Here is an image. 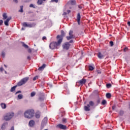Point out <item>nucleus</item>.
Segmentation results:
<instances>
[{
  "mask_svg": "<svg viewBox=\"0 0 130 130\" xmlns=\"http://www.w3.org/2000/svg\"><path fill=\"white\" fill-rule=\"evenodd\" d=\"M61 39L57 40V42H53L49 45V47L51 49H55L58 48L61 44Z\"/></svg>",
  "mask_w": 130,
  "mask_h": 130,
  "instance_id": "f257e3e1",
  "label": "nucleus"
},
{
  "mask_svg": "<svg viewBox=\"0 0 130 130\" xmlns=\"http://www.w3.org/2000/svg\"><path fill=\"white\" fill-rule=\"evenodd\" d=\"M35 113V112L33 109L27 110L24 112V116L26 118L30 119L34 116Z\"/></svg>",
  "mask_w": 130,
  "mask_h": 130,
  "instance_id": "f03ea898",
  "label": "nucleus"
},
{
  "mask_svg": "<svg viewBox=\"0 0 130 130\" xmlns=\"http://www.w3.org/2000/svg\"><path fill=\"white\" fill-rule=\"evenodd\" d=\"M14 115L15 113H14L13 112L7 113L4 116V120H6V121H9V120H11V119L13 118V117H14Z\"/></svg>",
  "mask_w": 130,
  "mask_h": 130,
  "instance_id": "7ed1b4c3",
  "label": "nucleus"
},
{
  "mask_svg": "<svg viewBox=\"0 0 130 130\" xmlns=\"http://www.w3.org/2000/svg\"><path fill=\"white\" fill-rule=\"evenodd\" d=\"M28 81H29V78L28 77H25L17 83V85L19 87L22 86V85L26 84V82H28Z\"/></svg>",
  "mask_w": 130,
  "mask_h": 130,
  "instance_id": "20e7f679",
  "label": "nucleus"
},
{
  "mask_svg": "<svg viewBox=\"0 0 130 130\" xmlns=\"http://www.w3.org/2000/svg\"><path fill=\"white\" fill-rule=\"evenodd\" d=\"M22 25L23 27H28V28H34L35 26H36V23L32 22V23H27V22H23L22 23Z\"/></svg>",
  "mask_w": 130,
  "mask_h": 130,
  "instance_id": "39448f33",
  "label": "nucleus"
},
{
  "mask_svg": "<svg viewBox=\"0 0 130 130\" xmlns=\"http://www.w3.org/2000/svg\"><path fill=\"white\" fill-rule=\"evenodd\" d=\"M64 31L63 30H61V35H58L57 36V40H59V39H61V42H62V40L63 39V37H64Z\"/></svg>",
  "mask_w": 130,
  "mask_h": 130,
  "instance_id": "423d86ee",
  "label": "nucleus"
},
{
  "mask_svg": "<svg viewBox=\"0 0 130 130\" xmlns=\"http://www.w3.org/2000/svg\"><path fill=\"white\" fill-rule=\"evenodd\" d=\"M70 46H71V44L69 42L64 43L62 45L63 49H65V50H68L70 48Z\"/></svg>",
  "mask_w": 130,
  "mask_h": 130,
  "instance_id": "0eeeda50",
  "label": "nucleus"
},
{
  "mask_svg": "<svg viewBox=\"0 0 130 130\" xmlns=\"http://www.w3.org/2000/svg\"><path fill=\"white\" fill-rule=\"evenodd\" d=\"M67 40H70L75 38V36L73 35V30H70L69 32V36L66 37Z\"/></svg>",
  "mask_w": 130,
  "mask_h": 130,
  "instance_id": "6e6552de",
  "label": "nucleus"
},
{
  "mask_svg": "<svg viewBox=\"0 0 130 130\" xmlns=\"http://www.w3.org/2000/svg\"><path fill=\"white\" fill-rule=\"evenodd\" d=\"M56 127H58V128H60L61 129H67V126L62 124L57 125Z\"/></svg>",
  "mask_w": 130,
  "mask_h": 130,
  "instance_id": "1a4fd4ad",
  "label": "nucleus"
},
{
  "mask_svg": "<svg viewBox=\"0 0 130 130\" xmlns=\"http://www.w3.org/2000/svg\"><path fill=\"white\" fill-rule=\"evenodd\" d=\"M10 20H12V17H8L5 21L4 24L6 26H9V22H10Z\"/></svg>",
  "mask_w": 130,
  "mask_h": 130,
  "instance_id": "9d476101",
  "label": "nucleus"
},
{
  "mask_svg": "<svg viewBox=\"0 0 130 130\" xmlns=\"http://www.w3.org/2000/svg\"><path fill=\"white\" fill-rule=\"evenodd\" d=\"M28 125L30 127H33L35 125V121L33 120H30L28 123Z\"/></svg>",
  "mask_w": 130,
  "mask_h": 130,
  "instance_id": "9b49d317",
  "label": "nucleus"
},
{
  "mask_svg": "<svg viewBox=\"0 0 130 130\" xmlns=\"http://www.w3.org/2000/svg\"><path fill=\"white\" fill-rule=\"evenodd\" d=\"M77 22L78 25H80L81 24V14L80 13H78L77 16Z\"/></svg>",
  "mask_w": 130,
  "mask_h": 130,
  "instance_id": "f8f14e48",
  "label": "nucleus"
},
{
  "mask_svg": "<svg viewBox=\"0 0 130 130\" xmlns=\"http://www.w3.org/2000/svg\"><path fill=\"white\" fill-rule=\"evenodd\" d=\"M98 94H99V91L96 90L92 92L91 95L93 96V97H98Z\"/></svg>",
  "mask_w": 130,
  "mask_h": 130,
  "instance_id": "ddd939ff",
  "label": "nucleus"
},
{
  "mask_svg": "<svg viewBox=\"0 0 130 130\" xmlns=\"http://www.w3.org/2000/svg\"><path fill=\"white\" fill-rule=\"evenodd\" d=\"M87 82V80H86V79H82L81 80H80L78 83H79V84L80 85H84V84H85L86 82Z\"/></svg>",
  "mask_w": 130,
  "mask_h": 130,
  "instance_id": "4468645a",
  "label": "nucleus"
},
{
  "mask_svg": "<svg viewBox=\"0 0 130 130\" xmlns=\"http://www.w3.org/2000/svg\"><path fill=\"white\" fill-rule=\"evenodd\" d=\"M68 5H71L72 6H74L76 5V1L72 0L68 2Z\"/></svg>",
  "mask_w": 130,
  "mask_h": 130,
  "instance_id": "2eb2a0df",
  "label": "nucleus"
},
{
  "mask_svg": "<svg viewBox=\"0 0 130 130\" xmlns=\"http://www.w3.org/2000/svg\"><path fill=\"white\" fill-rule=\"evenodd\" d=\"M98 57L100 58V59H102L103 58H104V55L101 53V52H99L98 54Z\"/></svg>",
  "mask_w": 130,
  "mask_h": 130,
  "instance_id": "dca6fc26",
  "label": "nucleus"
},
{
  "mask_svg": "<svg viewBox=\"0 0 130 130\" xmlns=\"http://www.w3.org/2000/svg\"><path fill=\"white\" fill-rule=\"evenodd\" d=\"M41 115V113L40 111H38L36 113V118H40Z\"/></svg>",
  "mask_w": 130,
  "mask_h": 130,
  "instance_id": "f3484780",
  "label": "nucleus"
},
{
  "mask_svg": "<svg viewBox=\"0 0 130 130\" xmlns=\"http://www.w3.org/2000/svg\"><path fill=\"white\" fill-rule=\"evenodd\" d=\"M84 110L85 111H90V105H87V106H84Z\"/></svg>",
  "mask_w": 130,
  "mask_h": 130,
  "instance_id": "a211bd4d",
  "label": "nucleus"
},
{
  "mask_svg": "<svg viewBox=\"0 0 130 130\" xmlns=\"http://www.w3.org/2000/svg\"><path fill=\"white\" fill-rule=\"evenodd\" d=\"M8 125V123L7 122H5V123H4L2 126V129L3 130H4L6 129V126Z\"/></svg>",
  "mask_w": 130,
  "mask_h": 130,
  "instance_id": "6ab92c4d",
  "label": "nucleus"
},
{
  "mask_svg": "<svg viewBox=\"0 0 130 130\" xmlns=\"http://www.w3.org/2000/svg\"><path fill=\"white\" fill-rule=\"evenodd\" d=\"M45 67H46V65L45 64H43L42 66L40 67L38 69L39 71H43Z\"/></svg>",
  "mask_w": 130,
  "mask_h": 130,
  "instance_id": "aec40b11",
  "label": "nucleus"
},
{
  "mask_svg": "<svg viewBox=\"0 0 130 130\" xmlns=\"http://www.w3.org/2000/svg\"><path fill=\"white\" fill-rule=\"evenodd\" d=\"M1 106L2 108H3V109H6V108H7V105H6V104L5 103H1Z\"/></svg>",
  "mask_w": 130,
  "mask_h": 130,
  "instance_id": "412c9836",
  "label": "nucleus"
},
{
  "mask_svg": "<svg viewBox=\"0 0 130 130\" xmlns=\"http://www.w3.org/2000/svg\"><path fill=\"white\" fill-rule=\"evenodd\" d=\"M3 20H6L8 19V15H7L6 13H3Z\"/></svg>",
  "mask_w": 130,
  "mask_h": 130,
  "instance_id": "4be33fe9",
  "label": "nucleus"
},
{
  "mask_svg": "<svg viewBox=\"0 0 130 130\" xmlns=\"http://www.w3.org/2000/svg\"><path fill=\"white\" fill-rule=\"evenodd\" d=\"M47 117H45L42 121V123H44V124H45V123H47Z\"/></svg>",
  "mask_w": 130,
  "mask_h": 130,
  "instance_id": "5701e85b",
  "label": "nucleus"
},
{
  "mask_svg": "<svg viewBox=\"0 0 130 130\" xmlns=\"http://www.w3.org/2000/svg\"><path fill=\"white\" fill-rule=\"evenodd\" d=\"M16 88H17V85L12 87L11 88V89H10V92H14V91H15V90H16Z\"/></svg>",
  "mask_w": 130,
  "mask_h": 130,
  "instance_id": "b1692460",
  "label": "nucleus"
},
{
  "mask_svg": "<svg viewBox=\"0 0 130 130\" xmlns=\"http://www.w3.org/2000/svg\"><path fill=\"white\" fill-rule=\"evenodd\" d=\"M106 98H111V97H112L111 95V93H107L106 94Z\"/></svg>",
  "mask_w": 130,
  "mask_h": 130,
  "instance_id": "393cba45",
  "label": "nucleus"
},
{
  "mask_svg": "<svg viewBox=\"0 0 130 130\" xmlns=\"http://www.w3.org/2000/svg\"><path fill=\"white\" fill-rule=\"evenodd\" d=\"M36 95V92L35 91H32L30 93V97L32 98L34 97Z\"/></svg>",
  "mask_w": 130,
  "mask_h": 130,
  "instance_id": "a878e982",
  "label": "nucleus"
},
{
  "mask_svg": "<svg viewBox=\"0 0 130 130\" xmlns=\"http://www.w3.org/2000/svg\"><path fill=\"white\" fill-rule=\"evenodd\" d=\"M22 46H23V47H24V48H26V49L29 48V46L26 44L24 43V42L22 43Z\"/></svg>",
  "mask_w": 130,
  "mask_h": 130,
  "instance_id": "bb28decb",
  "label": "nucleus"
},
{
  "mask_svg": "<svg viewBox=\"0 0 130 130\" xmlns=\"http://www.w3.org/2000/svg\"><path fill=\"white\" fill-rule=\"evenodd\" d=\"M107 103V102L105 100H103L102 101V102L101 103L102 105H106V104Z\"/></svg>",
  "mask_w": 130,
  "mask_h": 130,
  "instance_id": "cd10ccee",
  "label": "nucleus"
},
{
  "mask_svg": "<svg viewBox=\"0 0 130 130\" xmlns=\"http://www.w3.org/2000/svg\"><path fill=\"white\" fill-rule=\"evenodd\" d=\"M23 6H20V10L18 11L19 13H23V12H24V11L23 10Z\"/></svg>",
  "mask_w": 130,
  "mask_h": 130,
  "instance_id": "c85d7f7f",
  "label": "nucleus"
},
{
  "mask_svg": "<svg viewBox=\"0 0 130 130\" xmlns=\"http://www.w3.org/2000/svg\"><path fill=\"white\" fill-rule=\"evenodd\" d=\"M37 3L38 5H42V3H43V0H38Z\"/></svg>",
  "mask_w": 130,
  "mask_h": 130,
  "instance_id": "c756f323",
  "label": "nucleus"
},
{
  "mask_svg": "<svg viewBox=\"0 0 130 130\" xmlns=\"http://www.w3.org/2000/svg\"><path fill=\"white\" fill-rule=\"evenodd\" d=\"M88 68L89 71H93V70H94V67H93V66H89Z\"/></svg>",
  "mask_w": 130,
  "mask_h": 130,
  "instance_id": "7c9ffc66",
  "label": "nucleus"
},
{
  "mask_svg": "<svg viewBox=\"0 0 130 130\" xmlns=\"http://www.w3.org/2000/svg\"><path fill=\"white\" fill-rule=\"evenodd\" d=\"M94 105V102L93 101H90L89 102V106H93Z\"/></svg>",
  "mask_w": 130,
  "mask_h": 130,
  "instance_id": "2f4dec72",
  "label": "nucleus"
},
{
  "mask_svg": "<svg viewBox=\"0 0 130 130\" xmlns=\"http://www.w3.org/2000/svg\"><path fill=\"white\" fill-rule=\"evenodd\" d=\"M62 122L63 123H67V119L66 118H63L62 120Z\"/></svg>",
  "mask_w": 130,
  "mask_h": 130,
  "instance_id": "473e14b6",
  "label": "nucleus"
},
{
  "mask_svg": "<svg viewBox=\"0 0 130 130\" xmlns=\"http://www.w3.org/2000/svg\"><path fill=\"white\" fill-rule=\"evenodd\" d=\"M32 50H34V49H30V48H29L28 49V52H29V53H31V52H32Z\"/></svg>",
  "mask_w": 130,
  "mask_h": 130,
  "instance_id": "72a5a7b5",
  "label": "nucleus"
},
{
  "mask_svg": "<svg viewBox=\"0 0 130 130\" xmlns=\"http://www.w3.org/2000/svg\"><path fill=\"white\" fill-rule=\"evenodd\" d=\"M124 112L122 110L120 111L119 114L121 116L123 115Z\"/></svg>",
  "mask_w": 130,
  "mask_h": 130,
  "instance_id": "f704fd0d",
  "label": "nucleus"
},
{
  "mask_svg": "<svg viewBox=\"0 0 130 130\" xmlns=\"http://www.w3.org/2000/svg\"><path fill=\"white\" fill-rule=\"evenodd\" d=\"M106 86H107V88H110L111 87V84L110 83L107 84Z\"/></svg>",
  "mask_w": 130,
  "mask_h": 130,
  "instance_id": "c9c22d12",
  "label": "nucleus"
},
{
  "mask_svg": "<svg viewBox=\"0 0 130 130\" xmlns=\"http://www.w3.org/2000/svg\"><path fill=\"white\" fill-rule=\"evenodd\" d=\"M29 8H33L34 9H35V6H34V5L33 4H30L29 5Z\"/></svg>",
  "mask_w": 130,
  "mask_h": 130,
  "instance_id": "e433bc0d",
  "label": "nucleus"
},
{
  "mask_svg": "<svg viewBox=\"0 0 130 130\" xmlns=\"http://www.w3.org/2000/svg\"><path fill=\"white\" fill-rule=\"evenodd\" d=\"M52 3H58V0H51Z\"/></svg>",
  "mask_w": 130,
  "mask_h": 130,
  "instance_id": "4c0bfd02",
  "label": "nucleus"
},
{
  "mask_svg": "<svg viewBox=\"0 0 130 130\" xmlns=\"http://www.w3.org/2000/svg\"><path fill=\"white\" fill-rule=\"evenodd\" d=\"M110 46L112 47L113 46V42L112 41L110 42Z\"/></svg>",
  "mask_w": 130,
  "mask_h": 130,
  "instance_id": "58836bf2",
  "label": "nucleus"
},
{
  "mask_svg": "<svg viewBox=\"0 0 130 130\" xmlns=\"http://www.w3.org/2000/svg\"><path fill=\"white\" fill-rule=\"evenodd\" d=\"M6 55V53H5V52H2V56L3 57H5V56Z\"/></svg>",
  "mask_w": 130,
  "mask_h": 130,
  "instance_id": "ea45409f",
  "label": "nucleus"
},
{
  "mask_svg": "<svg viewBox=\"0 0 130 130\" xmlns=\"http://www.w3.org/2000/svg\"><path fill=\"white\" fill-rule=\"evenodd\" d=\"M38 79V76H36L33 78V81H36Z\"/></svg>",
  "mask_w": 130,
  "mask_h": 130,
  "instance_id": "a19ab883",
  "label": "nucleus"
},
{
  "mask_svg": "<svg viewBox=\"0 0 130 130\" xmlns=\"http://www.w3.org/2000/svg\"><path fill=\"white\" fill-rule=\"evenodd\" d=\"M18 98H23V95L22 94H19L18 95Z\"/></svg>",
  "mask_w": 130,
  "mask_h": 130,
  "instance_id": "79ce46f5",
  "label": "nucleus"
},
{
  "mask_svg": "<svg viewBox=\"0 0 130 130\" xmlns=\"http://www.w3.org/2000/svg\"><path fill=\"white\" fill-rule=\"evenodd\" d=\"M3 23H4V21H3V20H0V26H2Z\"/></svg>",
  "mask_w": 130,
  "mask_h": 130,
  "instance_id": "37998d69",
  "label": "nucleus"
},
{
  "mask_svg": "<svg viewBox=\"0 0 130 130\" xmlns=\"http://www.w3.org/2000/svg\"><path fill=\"white\" fill-rule=\"evenodd\" d=\"M42 97H46V94H45L44 93H42Z\"/></svg>",
  "mask_w": 130,
  "mask_h": 130,
  "instance_id": "c03bdc74",
  "label": "nucleus"
},
{
  "mask_svg": "<svg viewBox=\"0 0 130 130\" xmlns=\"http://www.w3.org/2000/svg\"><path fill=\"white\" fill-rule=\"evenodd\" d=\"M42 40H46V37L44 36V37L42 38Z\"/></svg>",
  "mask_w": 130,
  "mask_h": 130,
  "instance_id": "a18cd8bd",
  "label": "nucleus"
},
{
  "mask_svg": "<svg viewBox=\"0 0 130 130\" xmlns=\"http://www.w3.org/2000/svg\"><path fill=\"white\" fill-rule=\"evenodd\" d=\"M10 130H15V127L14 126H12Z\"/></svg>",
  "mask_w": 130,
  "mask_h": 130,
  "instance_id": "49530a36",
  "label": "nucleus"
},
{
  "mask_svg": "<svg viewBox=\"0 0 130 130\" xmlns=\"http://www.w3.org/2000/svg\"><path fill=\"white\" fill-rule=\"evenodd\" d=\"M40 101H43V100H44V98H40L39 99Z\"/></svg>",
  "mask_w": 130,
  "mask_h": 130,
  "instance_id": "de8ad7c7",
  "label": "nucleus"
},
{
  "mask_svg": "<svg viewBox=\"0 0 130 130\" xmlns=\"http://www.w3.org/2000/svg\"><path fill=\"white\" fill-rule=\"evenodd\" d=\"M115 108H116L115 106H113L112 107V110H114L115 109Z\"/></svg>",
  "mask_w": 130,
  "mask_h": 130,
  "instance_id": "09e8293b",
  "label": "nucleus"
},
{
  "mask_svg": "<svg viewBox=\"0 0 130 130\" xmlns=\"http://www.w3.org/2000/svg\"><path fill=\"white\" fill-rule=\"evenodd\" d=\"M13 2H14V3H16V4H18V0H13Z\"/></svg>",
  "mask_w": 130,
  "mask_h": 130,
  "instance_id": "8fccbe9b",
  "label": "nucleus"
},
{
  "mask_svg": "<svg viewBox=\"0 0 130 130\" xmlns=\"http://www.w3.org/2000/svg\"><path fill=\"white\" fill-rule=\"evenodd\" d=\"M73 42H74V40H71L69 42V43H73Z\"/></svg>",
  "mask_w": 130,
  "mask_h": 130,
  "instance_id": "3c124183",
  "label": "nucleus"
},
{
  "mask_svg": "<svg viewBox=\"0 0 130 130\" xmlns=\"http://www.w3.org/2000/svg\"><path fill=\"white\" fill-rule=\"evenodd\" d=\"M19 93H21V91L19 90L16 92V94H19Z\"/></svg>",
  "mask_w": 130,
  "mask_h": 130,
  "instance_id": "603ef678",
  "label": "nucleus"
},
{
  "mask_svg": "<svg viewBox=\"0 0 130 130\" xmlns=\"http://www.w3.org/2000/svg\"><path fill=\"white\" fill-rule=\"evenodd\" d=\"M67 12H63V16H66L67 15Z\"/></svg>",
  "mask_w": 130,
  "mask_h": 130,
  "instance_id": "864d4df0",
  "label": "nucleus"
},
{
  "mask_svg": "<svg viewBox=\"0 0 130 130\" xmlns=\"http://www.w3.org/2000/svg\"><path fill=\"white\" fill-rule=\"evenodd\" d=\"M27 59H29V60L31 59V57H30V56H27Z\"/></svg>",
  "mask_w": 130,
  "mask_h": 130,
  "instance_id": "5fc2aeb1",
  "label": "nucleus"
},
{
  "mask_svg": "<svg viewBox=\"0 0 130 130\" xmlns=\"http://www.w3.org/2000/svg\"><path fill=\"white\" fill-rule=\"evenodd\" d=\"M67 13L68 14H70V13H71V10H67Z\"/></svg>",
  "mask_w": 130,
  "mask_h": 130,
  "instance_id": "6e6d98bb",
  "label": "nucleus"
},
{
  "mask_svg": "<svg viewBox=\"0 0 130 130\" xmlns=\"http://www.w3.org/2000/svg\"><path fill=\"white\" fill-rule=\"evenodd\" d=\"M128 26H130V21L127 22Z\"/></svg>",
  "mask_w": 130,
  "mask_h": 130,
  "instance_id": "4d7b16f0",
  "label": "nucleus"
},
{
  "mask_svg": "<svg viewBox=\"0 0 130 130\" xmlns=\"http://www.w3.org/2000/svg\"><path fill=\"white\" fill-rule=\"evenodd\" d=\"M78 8H79V9H82V6L79 5Z\"/></svg>",
  "mask_w": 130,
  "mask_h": 130,
  "instance_id": "13d9d810",
  "label": "nucleus"
},
{
  "mask_svg": "<svg viewBox=\"0 0 130 130\" xmlns=\"http://www.w3.org/2000/svg\"><path fill=\"white\" fill-rule=\"evenodd\" d=\"M35 51H37V50H35L34 49L32 50V52H35Z\"/></svg>",
  "mask_w": 130,
  "mask_h": 130,
  "instance_id": "bf43d9fd",
  "label": "nucleus"
},
{
  "mask_svg": "<svg viewBox=\"0 0 130 130\" xmlns=\"http://www.w3.org/2000/svg\"><path fill=\"white\" fill-rule=\"evenodd\" d=\"M0 70H1V71H3V68H1L0 69Z\"/></svg>",
  "mask_w": 130,
  "mask_h": 130,
  "instance_id": "052dcab7",
  "label": "nucleus"
},
{
  "mask_svg": "<svg viewBox=\"0 0 130 130\" xmlns=\"http://www.w3.org/2000/svg\"><path fill=\"white\" fill-rule=\"evenodd\" d=\"M24 29H25L24 28H23V27L21 28V30H24Z\"/></svg>",
  "mask_w": 130,
  "mask_h": 130,
  "instance_id": "680f3d73",
  "label": "nucleus"
},
{
  "mask_svg": "<svg viewBox=\"0 0 130 130\" xmlns=\"http://www.w3.org/2000/svg\"><path fill=\"white\" fill-rule=\"evenodd\" d=\"M4 67H5V68H7V66L6 65H4Z\"/></svg>",
  "mask_w": 130,
  "mask_h": 130,
  "instance_id": "e2e57ef3",
  "label": "nucleus"
},
{
  "mask_svg": "<svg viewBox=\"0 0 130 130\" xmlns=\"http://www.w3.org/2000/svg\"><path fill=\"white\" fill-rule=\"evenodd\" d=\"M19 99H21V98H18V99H17V100H19Z\"/></svg>",
  "mask_w": 130,
  "mask_h": 130,
  "instance_id": "0e129e2a",
  "label": "nucleus"
},
{
  "mask_svg": "<svg viewBox=\"0 0 130 130\" xmlns=\"http://www.w3.org/2000/svg\"><path fill=\"white\" fill-rule=\"evenodd\" d=\"M125 49H126V48H125V49H124V51H125Z\"/></svg>",
  "mask_w": 130,
  "mask_h": 130,
  "instance_id": "69168bd1",
  "label": "nucleus"
},
{
  "mask_svg": "<svg viewBox=\"0 0 130 130\" xmlns=\"http://www.w3.org/2000/svg\"><path fill=\"white\" fill-rule=\"evenodd\" d=\"M34 46H36V45L35 44V45H34Z\"/></svg>",
  "mask_w": 130,
  "mask_h": 130,
  "instance_id": "338daca9",
  "label": "nucleus"
},
{
  "mask_svg": "<svg viewBox=\"0 0 130 130\" xmlns=\"http://www.w3.org/2000/svg\"><path fill=\"white\" fill-rule=\"evenodd\" d=\"M44 1V2H45V1H46V0H43Z\"/></svg>",
  "mask_w": 130,
  "mask_h": 130,
  "instance_id": "774afa93",
  "label": "nucleus"
}]
</instances>
